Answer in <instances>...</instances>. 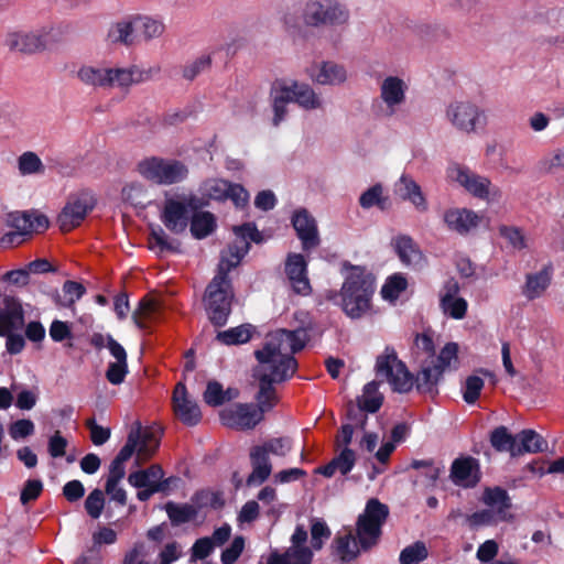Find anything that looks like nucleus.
I'll use <instances>...</instances> for the list:
<instances>
[{
	"label": "nucleus",
	"instance_id": "nucleus-1",
	"mask_svg": "<svg viewBox=\"0 0 564 564\" xmlns=\"http://www.w3.org/2000/svg\"><path fill=\"white\" fill-rule=\"evenodd\" d=\"M307 339L304 328L278 329L268 335L261 349L254 351L258 366L253 370V377L259 381L256 408L262 414L278 403L273 384L283 382L295 373L297 362L293 354L303 349Z\"/></svg>",
	"mask_w": 564,
	"mask_h": 564
},
{
	"label": "nucleus",
	"instance_id": "nucleus-2",
	"mask_svg": "<svg viewBox=\"0 0 564 564\" xmlns=\"http://www.w3.org/2000/svg\"><path fill=\"white\" fill-rule=\"evenodd\" d=\"M236 236L232 245L221 253L217 272L207 284L203 302L209 321L215 326H224L231 313L235 292L228 273L236 268L248 253L250 241L260 243L262 235L253 224L247 223L234 227Z\"/></svg>",
	"mask_w": 564,
	"mask_h": 564
},
{
	"label": "nucleus",
	"instance_id": "nucleus-3",
	"mask_svg": "<svg viewBox=\"0 0 564 564\" xmlns=\"http://www.w3.org/2000/svg\"><path fill=\"white\" fill-rule=\"evenodd\" d=\"M376 372L378 377L386 379L394 391L400 393L409 392L414 383L420 392L432 393L444 373L434 364V359H431L422 364L414 380L392 347H386L384 351L377 357Z\"/></svg>",
	"mask_w": 564,
	"mask_h": 564
},
{
	"label": "nucleus",
	"instance_id": "nucleus-4",
	"mask_svg": "<svg viewBox=\"0 0 564 564\" xmlns=\"http://www.w3.org/2000/svg\"><path fill=\"white\" fill-rule=\"evenodd\" d=\"M161 72L159 65L140 67L133 65L128 68H112L94 64H82L75 70V78L84 86L94 89H111L113 87L129 88L154 79Z\"/></svg>",
	"mask_w": 564,
	"mask_h": 564
},
{
	"label": "nucleus",
	"instance_id": "nucleus-5",
	"mask_svg": "<svg viewBox=\"0 0 564 564\" xmlns=\"http://www.w3.org/2000/svg\"><path fill=\"white\" fill-rule=\"evenodd\" d=\"M375 279L364 268L354 267L341 290V307L351 318H359L370 310Z\"/></svg>",
	"mask_w": 564,
	"mask_h": 564
},
{
	"label": "nucleus",
	"instance_id": "nucleus-6",
	"mask_svg": "<svg viewBox=\"0 0 564 564\" xmlns=\"http://www.w3.org/2000/svg\"><path fill=\"white\" fill-rule=\"evenodd\" d=\"M139 174L156 185H173L185 181L188 167L182 161L150 156L141 160L137 165Z\"/></svg>",
	"mask_w": 564,
	"mask_h": 564
},
{
	"label": "nucleus",
	"instance_id": "nucleus-7",
	"mask_svg": "<svg viewBox=\"0 0 564 564\" xmlns=\"http://www.w3.org/2000/svg\"><path fill=\"white\" fill-rule=\"evenodd\" d=\"M388 517L387 505L376 498L368 500L364 512L359 514L356 522V535L362 550H369L379 542L382 525Z\"/></svg>",
	"mask_w": 564,
	"mask_h": 564
},
{
	"label": "nucleus",
	"instance_id": "nucleus-8",
	"mask_svg": "<svg viewBox=\"0 0 564 564\" xmlns=\"http://www.w3.org/2000/svg\"><path fill=\"white\" fill-rule=\"evenodd\" d=\"M445 118L456 131L465 134H476L487 126L485 110L470 100L451 101Z\"/></svg>",
	"mask_w": 564,
	"mask_h": 564
},
{
	"label": "nucleus",
	"instance_id": "nucleus-9",
	"mask_svg": "<svg viewBox=\"0 0 564 564\" xmlns=\"http://www.w3.org/2000/svg\"><path fill=\"white\" fill-rule=\"evenodd\" d=\"M349 20V11L334 0H308L302 7V22L307 26L341 25Z\"/></svg>",
	"mask_w": 564,
	"mask_h": 564
},
{
	"label": "nucleus",
	"instance_id": "nucleus-10",
	"mask_svg": "<svg viewBox=\"0 0 564 564\" xmlns=\"http://www.w3.org/2000/svg\"><path fill=\"white\" fill-rule=\"evenodd\" d=\"M447 175L476 198L491 203L498 202L502 196L501 189L494 185L488 177L479 175L466 166L455 164L448 169Z\"/></svg>",
	"mask_w": 564,
	"mask_h": 564
},
{
	"label": "nucleus",
	"instance_id": "nucleus-11",
	"mask_svg": "<svg viewBox=\"0 0 564 564\" xmlns=\"http://www.w3.org/2000/svg\"><path fill=\"white\" fill-rule=\"evenodd\" d=\"M7 224L15 230L2 236L0 243L3 247L19 246L35 231H43L48 228L46 216L36 212H14L8 214Z\"/></svg>",
	"mask_w": 564,
	"mask_h": 564
},
{
	"label": "nucleus",
	"instance_id": "nucleus-12",
	"mask_svg": "<svg viewBox=\"0 0 564 564\" xmlns=\"http://www.w3.org/2000/svg\"><path fill=\"white\" fill-rule=\"evenodd\" d=\"M200 206V199L192 194L166 198L161 220L170 231L181 234L187 228L189 213L197 210Z\"/></svg>",
	"mask_w": 564,
	"mask_h": 564
},
{
	"label": "nucleus",
	"instance_id": "nucleus-13",
	"mask_svg": "<svg viewBox=\"0 0 564 564\" xmlns=\"http://www.w3.org/2000/svg\"><path fill=\"white\" fill-rule=\"evenodd\" d=\"M95 204V197L88 191L72 194L57 217L61 230L66 232L79 226Z\"/></svg>",
	"mask_w": 564,
	"mask_h": 564
},
{
	"label": "nucleus",
	"instance_id": "nucleus-14",
	"mask_svg": "<svg viewBox=\"0 0 564 564\" xmlns=\"http://www.w3.org/2000/svg\"><path fill=\"white\" fill-rule=\"evenodd\" d=\"M47 30H11L3 37V45L12 53L34 54L43 51L47 43Z\"/></svg>",
	"mask_w": 564,
	"mask_h": 564
},
{
	"label": "nucleus",
	"instance_id": "nucleus-15",
	"mask_svg": "<svg viewBox=\"0 0 564 564\" xmlns=\"http://www.w3.org/2000/svg\"><path fill=\"white\" fill-rule=\"evenodd\" d=\"M220 419L231 429L252 430L263 420V414L253 404L237 403L225 409Z\"/></svg>",
	"mask_w": 564,
	"mask_h": 564
},
{
	"label": "nucleus",
	"instance_id": "nucleus-16",
	"mask_svg": "<svg viewBox=\"0 0 564 564\" xmlns=\"http://www.w3.org/2000/svg\"><path fill=\"white\" fill-rule=\"evenodd\" d=\"M459 283L451 278L442 285L440 296V308L444 315L453 319H463L467 314L468 303L459 296Z\"/></svg>",
	"mask_w": 564,
	"mask_h": 564
},
{
	"label": "nucleus",
	"instance_id": "nucleus-17",
	"mask_svg": "<svg viewBox=\"0 0 564 564\" xmlns=\"http://www.w3.org/2000/svg\"><path fill=\"white\" fill-rule=\"evenodd\" d=\"M408 84L399 76H387L380 83V98L388 113L394 115L406 100Z\"/></svg>",
	"mask_w": 564,
	"mask_h": 564
},
{
	"label": "nucleus",
	"instance_id": "nucleus-18",
	"mask_svg": "<svg viewBox=\"0 0 564 564\" xmlns=\"http://www.w3.org/2000/svg\"><path fill=\"white\" fill-rule=\"evenodd\" d=\"M173 408L176 416L186 425H197L202 420L198 404L188 398L186 387L178 382L173 392Z\"/></svg>",
	"mask_w": 564,
	"mask_h": 564
},
{
	"label": "nucleus",
	"instance_id": "nucleus-19",
	"mask_svg": "<svg viewBox=\"0 0 564 564\" xmlns=\"http://www.w3.org/2000/svg\"><path fill=\"white\" fill-rule=\"evenodd\" d=\"M131 436L133 437V454H137L138 463L150 459L160 446V435L155 430L139 425L130 431L128 437Z\"/></svg>",
	"mask_w": 564,
	"mask_h": 564
},
{
	"label": "nucleus",
	"instance_id": "nucleus-20",
	"mask_svg": "<svg viewBox=\"0 0 564 564\" xmlns=\"http://www.w3.org/2000/svg\"><path fill=\"white\" fill-rule=\"evenodd\" d=\"M285 272L295 293L308 295L312 291L307 278V264L300 253L289 254L285 262Z\"/></svg>",
	"mask_w": 564,
	"mask_h": 564
},
{
	"label": "nucleus",
	"instance_id": "nucleus-21",
	"mask_svg": "<svg viewBox=\"0 0 564 564\" xmlns=\"http://www.w3.org/2000/svg\"><path fill=\"white\" fill-rule=\"evenodd\" d=\"M23 323L24 314L21 303L13 296H3L0 302V336L21 328Z\"/></svg>",
	"mask_w": 564,
	"mask_h": 564
},
{
	"label": "nucleus",
	"instance_id": "nucleus-22",
	"mask_svg": "<svg viewBox=\"0 0 564 564\" xmlns=\"http://www.w3.org/2000/svg\"><path fill=\"white\" fill-rule=\"evenodd\" d=\"M292 225L304 250H310L319 245L316 221L306 209H299L294 213Z\"/></svg>",
	"mask_w": 564,
	"mask_h": 564
},
{
	"label": "nucleus",
	"instance_id": "nucleus-23",
	"mask_svg": "<svg viewBox=\"0 0 564 564\" xmlns=\"http://www.w3.org/2000/svg\"><path fill=\"white\" fill-rule=\"evenodd\" d=\"M449 478L462 487H474L479 481V464L471 456L456 458L451 467Z\"/></svg>",
	"mask_w": 564,
	"mask_h": 564
},
{
	"label": "nucleus",
	"instance_id": "nucleus-24",
	"mask_svg": "<svg viewBox=\"0 0 564 564\" xmlns=\"http://www.w3.org/2000/svg\"><path fill=\"white\" fill-rule=\"evenodd\" d=\"M307 75L319 85H339L347 79L346 69L334 62L315 63L307 68Z\"/></svg>",
	"mask_w": 564,
	"mask_h": 564
},
{
	"label": "nucleus",
	"instance_id": "nucleus-25",
	"mask_svg": "<svg viewBox=\"0 0 564 564\" xmlns=\"http://www.w3.org/2000/svg\"><path fill=\"white\" fill-rule=\"evenodd\" d=\"M443 218L448 229L459 235H468L480 223V216L467 208L448 209L444 213Z\"/></svg>",
	"mask_w": 564,
	"mask_h": 564
},
{
	"label": "nucleus",
	"instance_id": "nucleus-26",
	"mask_svg": "<svg viewBox=\"0 0 564 564\" xmlns=\"http://www.w3.org/2000/svg\"><path fill=\"white\" fill-rule=\"evenodd\" d=\"M392 246L404 265L412 268H422L424 265V256L410 236H397L392 240Z\"/></svg>",
	"mask_w": 564,
	"mask_h": 564
},
{
	"label": "nucleus",
	"instance_id": "nucleus-27",
	"mask_svg": "<svg viewBox=\"0 0 564 564\" xmlns=\"http://www.w3.org/2000/svg\"><path fill=\"white\" fill-rule=\"evenodd\" d=\"M286 89L291 100L306 110L318 109L322 107V99L314 89L305 83L286 82Z\"/></svg>",
	"mask_w": 564,
	"mask_h": 564
},
{
	"label": "nucleus",
	"instance_id": "nucleus-28",
	"mask_svg": "<svg viewBox=\"0 0 564 564\" xmlns=\"http://www.w3.org/2000/svg\"><path fill=\"white\" fill-rule=\"evenodd\" d=\"M397 193L403 200H409L419 212L427 210L426 198L420 185L409 175H402L395 184Z\"/></svg>",
	"mask_w": 564,
	"mask_h": 564
},
{
	"label": "nucleus",
	"instance_id": "nucleus-29",
	"mask_svg": "<svg viewBox=\"0 0 564 564\" xmlns=\"http://www.w3.org/2000/svg\"><path fill=\"white\" fill-rule=\"evenodd\" d=\"M270 97L273 109L272 123L274 127H278L285 119L288 105L292 102L289 90L286 89V80H275L272 84Z\"/></svg>",
	"mask_w": 564,
	"mask_h": 564
},
{
	"label": "nucleus",
	"instance_id": "nucleus-30",
	"mask_svg": "<svg viewBox=\"0 0 564 564\" xmlns=\"http://www.w3.org/2000/svg\"><path fill=\"white\" fill-rule=\"evenodd\" d=\"M360 547L358 538L355 536L350 529L338 532L334 540L335 555L343 562L355 560L359 554Z\"/></svg>",
	"mask_w": 564,
	"mask_h": 564
},
{
	"label": "nucleus",
	"instance_id": "nucleus-31",
	"mask_svg": "<svg viewBox=\"0 0 564 564\" xmlns=\"http://www.w3.org/2000/svg\"><path fill=\"white\" fill-rule=\"evenodd\" d=\"M134 15L112 24L108 30V40L112 44L131 46L135 44L138 35Z\"/></svg>",
	"mask_w": 564,
	"mask_h": 564
},
{
	"label": "nucleus",
	"instance_id": "nucleus-32",
	"mask_svg": "<svg viewBox=\"0 0 564 564\" xmlns=\"http://www.w3.org/2000/svg\"><path fill=\"white\" fill-rule=\"evenodd\" d=\"M484 503L488 509L492 510L498 518L507 520L509 518V509L511 507L510 498L502 488H488L484 492Z\"/></svg>",
	"mask_w": 564,
	"mask_h": 564
},
{
	"label": "nucleus",
	"instance_id": "nucleus-33",
	"mask_svg": "<svg viewBox=\"0 0 564 564\" xmlns=\"http://www.w3.org/2000/svg\"><path fill=\"white\" fill-rule=\"evenodd\" d=\"M250 460L252 465V473L247 478V485H261L271 475L272 465L270 458L263 456L262 452H257L253 448H251Z\"/></svg>",
	"mask_w": 564,
	"mask_h": 564
},
{
	"label": "nucleus",
	"instance_id": "nucleus-34",
	"mask_svg": "<svg viewBox=\"0 0 564 564\" xmlns=\"http://www.w3.org/2000/svg\"><path fill=\"white\" fill-rule=\"evenodd\" d=\"M164 477L162 467L158 464L151 465L147 469L137 470L128 476V482L134 488L161 486L159 480Z\"/></svg>",
	"mask_w": 564,
	"mask_h": 564
},
{
	"label": "nucleus",
	"instance_id": "nucleus-35",
	"mask_svg": "<svg viewBox=\"0 0 564 564\" xmlns=\"http://www.w3.org/2000/svg\"><path fill=\"white\" fill-rule=\"evenodd\" d=\"M490 443L498 452H508L512 457L520 456L518 435H511L506 426H499L491 432Z\"/></svg>",
	"mask_w": 564,
	"mask_h": 564
},
{
	"label": "nucleus",
	"instance_id": "nucleus-36",
	"mask_svg": "<svg viewBox=\"0 0 564 564\" xmlns=\"http://www.w3.org/2000/svg\"><path fill=\"white\" fill-rule=\"evenodd\" d=\"M133 455V437H128L116 458L111 462L106 481L120 482L126 476L124 463Z\"/></svg>",
	"mask_w": 564,
	"mask_h": 564
},
{
	"label": "nucleus",
	"instance_id": "nucleus-37",
	"mask_svg": "<svg viewBox=\"0 0 564 564\" xmlns=\"http://www.w3.org/2000/svg\"><path fill=\"white\" fill-rule=\"evenodd\" d=\"M160 302L151 296L143 297L138 308L134 311L132 318L139 328H145L148 323L154 321L160 314Z\"/></svg>",
	"mask_w": 564,
	"mask_h": 564
},
{
	"label": "nucleus",
	"instance_id": "nucleus-38",
	"mask_svg": "<svg viewBox=\"0 0 564 564\" xmlns=\"http://www.w3.org/2000/svg\"><path fill=\"white\" fill-rule=\"evenodd\" d=\"M134 23H137L138 32L144 41H151L160 37L164 31V23L155 18L148 15H134Z\"/></svg>",
	"mask_w": 564,
	"mask_h": 564
},
{
	"label": "nucleus",
	"instance_id": "nucleus-39",
	"mask_svg": "<svg viewBox=\"0 0 564 564\" xmlns=\"http://www.w3.org/2000/svg\"><path fill=\"white\" fill-rule=\"evenodd\" d=\"M216 228V219L209 212L194 213L191 220V232L197 239L210 235Z\"/></svg>",
	"mask_w": 564,
	"mask_h": 564
},
{
	"label": "nucleus",
	"instance_id": "nucleus-40",
	"mask_svg": "<svg viewBox=\"0 0 564 564\" xmlns=\"http://www.w3.org/2000/svg\"><path fill=\"white\" fill-rule=\"evenodd\" d=\"M253 332L254 328L252 325L243 324L219 332L217 339L225 345H241L251 339Z\"/></svg>",
	"mask_w": 564,
	"mask_h": 564
},
{
	"label": "nucleus",
	"instance_id": "nucleus-41",
	"mask_svg": "<svg viewBox=\"0 0 564 564\" xmlns=\"http://www.w3.org/2000/svg\"><path fill=\"white\" fill-rule=\"evenodd\" d=\"M173 525L189 522L197 516V509L189 503H176L169 501L164 507Z\"/></svg>",
	"mask_w": 564,
	"mask_h": 564
},
{
	"label": "nucleus",
	"instance_id": "nucleus-42",
	"mask_svg": "<svg viewBox=\"0 0 564 564\" xmlns=\"http://www.w3.org/2000/svg\"><path fill=\"white\" fill-rule=\"evenodd\" d=\"M237 394V390L227 389L225 391L219 382L209 381L204 392V401L210 406H219L225 401L236 398Z\"/></svg>",
	"mask_w": 564,
	"mask_h": 564
},
{
	"label": "nucleus",
	"instance_id": "nucleus-43",
	"mask_svg": "<svg viewBox=\"0 0 564 564\" xmlns=\"http://www.w3.org/2000/svg\"><path fill=\"white\" fill-rule=\"evenodd\" d=\"M551 281L550 272L544 269L535 274H530L527 278V283L523 290V294L529 299L533 300L539 297L549 286Z\"/></svg>",
	"mask_w": 564,
	"mask_h": 564
},
{
	"label": "nucleus",
	"instance_id": "nucleus-44",
	"mask_svg": "<svg viewBox=\"0 0 564 564\" xmlns=\"http://www.w3.org/2000/svg\"><path fill=\"white\" fill-rule=\"evenodd\" d=\"M382 395L378 392V383L369 382L365 386L361 398L358 399V410L375 413L382 405Z\"/></svg>",
	"mask_w": 564,
	"mask_h": 564
},
{
	"label": "nucleus",
	"instance_id": "nucleus-45",
	"mask_svg": "<svg viewBox=\"0 0 564 564\" xmlns=\"http://www.w3.org/2000/svg\"><path fill=\"white\" fill-rule=\"evenodd\" d=\"M520 455L524 453H538L547 447L546 441L533 430H523L518 434Z\"/></svg>",
	"mask_w": 564,
	"mask_h": 564
},
{
	"label": "nucleus",
	"instance_id": "nucleus-46",
	"mask_svg": "<svg viewBox=\"0 0 564 564\" xmlns=\"http://www.w3.org/2000/svg\"><path fill=\"white\" fill-rule=\"evenodd\" d=\"M149 247L150 249L158 251V252H164V251H171V252H180V243L175 240H171L169 236L165 234V231L158 227L151 230L150 237H149Z\"/></svg>",
	"mask_w": 564,
	"mask_h": 564
},
{
	"label": "nucleus",
	"instance_id": "nucleus-47",
	"mask_svg": "<svg viewBox=\"0 0 564 564\" xmlns=\"http://www.w3.org/2000/svg\"><path fill=\"white\" fill-rule=\"evenodd\" d=\"M18 170L21 175L43 174L45 166L35 152L26 151L18 158Z\"/></svg>",
	"mask_w": 564,
	"mask_h": 564
},
{
	"label": "nucleus",
	"instance_id": "nucleus-48",
	"mask_svg": "<svg viewBox=\"0 0 564 564\" xmlns=\"http://www.w3.org/2000/svg\"><path fill=\"white\" fill-rule=\"evenodd\" d=\"M406 286L405 276L401 273H394L386 280L381 288V295L384 300L395 301L405 291Z\"/></svg>",
	"mask_w": 564,
	"mask_h": 564
},
{
	"label": "nucleus",
	"instance_id": "nucleus-49",
	"mask_svg": "<svg viewBox=\"0 0 564 564\" xmlns=\"http://www.w3.org/2000/svg\"><path fill=\"white\" fill-rule=\"evenodd\" d=\"M434 364L443 372L456 369L458 365V345L456 343L446 344L434 360Z\"/></svg>",
	"mask_w": 564,
	"mask_h": 564
},
{
	"label": "nucleus",
	"instance_id": "nucleus-50",
	"mask_svg": "<svg viewBox=\"0 0 564 564\" xmlns=\"http://www.w3.org/2000/svg\"><path fill=\"white\" fill-rule=\"evenodd\" d=\"M291 441L288 437H276L264 442L262 445L253 446L257 452H262L263 456L269 457L270 454L275 456H285L291 451Z\"/></svg>",
	"mask_w": 564,
	"mask_h": 564
},
{
	"label": "nucleus",
	"instance_id": "nucleus-51",
	"mask_svg": "<svg viewBox=\"0 0 564 564\" xmlns=\"http://www.w3.org/2000/svg\"><path fill=\"white\" fill-rule=\"evenodd\" d=\"M429 555L427 549L422 541H417L405 549H403L400 553V564H415L424 561Z\"/></svg>",
	"mask_w": 564,
	"mask_h": 564
},
{
	"label": "nucleus",
	"instance_id": "nucleus-52",
	"mask_svg": "<svg viewBox=\"0 0 564 564\" xmlns=\"http://www.w3.org/2000/svg\"><path fill=\"white\" fill-rule=\"evenodd\" d=\"M382 186L376 184L372 187L364 192L359 198V204L362 208H371L378 206L383 209L386 206V198L382 197Z\"/></svg>",
	"mask_w": 564,
	"mask_h": 564
},
{
	"label": "nucleus",
	"instance_id": "nucleus-53",
	"mask_svg": "<svg viewBox=\"0 0 564 564\" xmlns=\"http://www.w3.org/2000/svg\"><path fill=\"white\" fill-rule=\"evenodd\" d=\"M128 360L111 361L108 364L105 377L113 386L121 384L128 375Z\"/></svg>",
	"mask_w": 564,
	"mask_h": 564
},
{
	"label": "nucleus",
	"instance_id": "nucleus-54",
	"mask_svg": "<svg viewBox=\"0 0 564 564\" xmlns=\"http://www.w3.org/2000/svg\"><path fill=\"white\" fill-rule=\"evenodd\" d=\"M105 507L104 492L100 489H94L85 500V510L93 519H98Z\"/></svg>",
	"mask_w": 564,
	"mask_h": 564
},
{
	"label": "nucleus",
	"instance_id": "nucleus-55",
	"mask_svg": "<svg viewBox=\"0 0 564 564\" xmlns=\"http://www.w3.org/2000/svg\"><path fill=\"white\" fill-rule=\"evenodd\" d=\"M499 234L513 249L522 250L527 247L525 237L518 227L502 225Z\"/></svg>",
	"mask_w": 564,
	"mask_h": 564
},
{
	"label": "nucleus",
	"instance_id": "nucleus-56",
	"mask_svg": "<svg viewBox=\"0 0 564 564\" xmlns=\"http://www.w3.org/2000/svg\"><path fill=\"white\" fill-rule=\"evenodd\" d=\"M280 20L286 30L299 29L302 22V7L285 6L280 12Z\"/></svg>",
	"mask_w": 564,
	"mask_h": 564
},
{
	"label": "nucleus",
	"instance_id": "nucleus-57",
	"mask_svg": "<svg viewBox=\"0 0 564 564\" xmlns=\"http://www.w3.org/2000/svg\"><path fill=\"white\" fill-rule=\"evenodd\" d=\"M330 536V530L327 524L318 519H314L311 527V543L314 550H321L324 541Z\"/></svg>",
	"mask_w": 564,
	"mask_h": 564
},
{
	"label": "nucleus",
	"instance_id": "nucleus-58",
	"mask_svg": "<svg viewBox=\"0 0 564 564\" xmlns=\"http://www.w3.org/2000/svg\"><path fill=\"white\" fill-rule=\"evenodd\" d=\"M231 188V183L221 178L210 180L205 183V192L209 198L225 199L228 198V191Z\"/></svg>",
	"mask_w": 564,
	"mask_h": 564
},
{
	"label": "nucleus",
	"instance_id": "nucleus-59",
	"mask_svg": "<svg viewBox=\"0 0 564 564\" xmlns=\"http://www.w3.org/2000/svg\"><path fill=\"white\" fill-rule=\"evenodd\" d=\"M484 384L485 382L480 377L469 376L465 382L463 393L464 401L468 404H474L478 400Z\"/></svg>",
	"mask_w": 564,
	"mask_h": 564
},
{
	"label": "nucleus",
	"instance_id": "nucleus-60",
	"mask_svg": "<svg viewBox=\"0 0 564 564\" xmlns=\"http://www.w3.org/2000/svg\"><path fill=\"white\" fill-rule=\"evenodd\" d=\"M212 65V57L209 55H202L195 61L185 65L183 68V77L187 80H193L202 72L208 69Z\"/></svg>",
	"mask_w": 564,
	"mask_h": 564
},
{
	"label": "nucleus",
	"instance_id": "nucleus-61",
	"mask_svg": "<svg viewBox=\"0 0 564 564\" xmlns=\"http://www.w3.org/2000/svg\"><path fill=\"white\" fill-rule=\"evenodd\" d=\"M34 423L29 419H21L9 426V435L13 441H20L34 433Z\"/></svg>",
	"mask_w": 564,
	"mask_h": 564
},
{
	"label": "nucleus",
	"instance_id": "nucleus-62",
	"mask_svg": "<svg viewBox=\"0 0 564 564\" xmlns=\"http://www.w3.org/2000/svg\"><path fill=\"white\" fill-rule=\"evenodd\" d=\"M540 167L546 173L564 170V150H556L540 161Z\"/></svg>",
	"mask_w": 564,
	"mask_h": 564
},
{
	"label": "nucleus",
	"instance_id": "nucleus-63",
	"mask_svg": "<svg viewBox=\"0 0 564 564\" xmlns=\"http://www.w3.org/2000/svg\"><path fill=\"white\" fill-rule=\"evenodd\" d=\"M245 549V539L242 536H236L231 544L223 551L221 553V563L223 564H234L238 557L241 555Z\"/></svg>",
	"mask_w": 564,
	"mask_h": 564
},
{
	"label": "nucleus",
	"instance_id": "nucleus-64",
	"mask_svg": "<svg viewBox=\"0 0 564 564\" xmlns=\"http://www.w3.org/2000/svg\"><path fill=\"white\" fill-rule=\"evenodd\" d=\"M145 555V544L143 542H135L133 546L124 554L121 564H150L143 560Z\"/></svg>",
	"mask_w": 564,
	"mask_h": 564
}]
</instances>
